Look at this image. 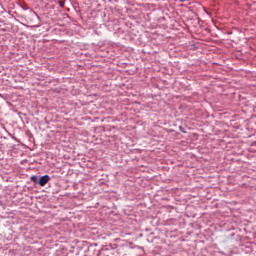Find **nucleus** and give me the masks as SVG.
Returning a JSON list of instances; mask_svg holds the SVG:
<instances>
[{"instance_id":"obj_1","label":"nucleus","mask_w":256,"mask_h":256,"mask_svg":"<svg viewBox=\"0 0 256 256\" xmlns=\"http://www.w3.org/2000/svg\"><path fill=\"white\" fill-rule=\"evenodd\" d=\"M50 179L49 175H44L38 180V185H40V187H45L49 183Z\"/></svg>"},{"instance_id":"obj_2","label":"nucleus","mask_w":256,"mask_h":256,"mask_svg":"<svg viewBox=\"0 0 256 256\" xmlns=\"http://www.w3.org/2000/svg\"><path fill=\"white\" fill-rule=\"evenodd\" d=\"M31 181H33V183H39V178H37V176H31Z\"/></svg>"},{"instance_id":"obj_3","label":"nucleus","mask_w":256,"mask_h":256,"mask_svg":"<svg viewBox=\"0 0 256 256\" xmlns=\"http://www.w3.org/2000/svg\"><path fill=\"white\" fill-rule=\"evenodd\" d=\"M59 5H60V7H62V8L65 7V1L60 0V1H59Z\"/></svg>"}]
</instances>
